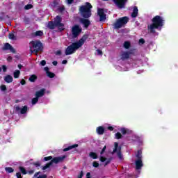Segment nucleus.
I'll use <instances>...</instances> for the list:
<instances>
[{
    "instance_id": "obj_1",
    "label": "nucleus",
    "mask_w": 178,
    "mask_h": 178,
    "mask_svg": "<svg viewBox=\"0 0 178 178\" xmlns=\"http://www.w3.org/2000/svg\"><path fill=\"white\" fill-rule=\"evenodd\" d=\"M165 20L159 15H156L152 19V24L147 26V30L149 33L155 34L156 31L155 30H161L163 27Z\"/></svg>"
},
{
    "instance_id": "obj_2",
    "label": "nucleus",
    "mask_w": 178,
    "mask_h": 178,
    "mask_svg": "<svg viewBox=\"0 0 178 178\" xmlns=\"http://www.w3.org/2000/svg\"><path fill=\"white\" fill-rule=\"evenodd\" d=\"M86 40H87V36H83L78 42H73L72 44L68 46L65 49V55H73L79 48H81V47L84 45Z\"/></svg>"
},
{
    "instance_id": "obj_3",
    "label": "nucleus",
    "mask_w": 178,
    "mask_h": 178,
    "mask_svg": "<svg viewBox=\"0 0 178 178\" xmlns=\"http://www.w3.org/2000/svg\"><path fill=\"white\" fill-rule=\"evenodd\" d=\"M48 27L51 30H54L55 27H58L60 31H63V30H65V25L62 23V17H60L59 15H57L55 17L54 22H49Z\"/></svg>"
},
{
    "instance_id": "obj_4",
    "label": "nucleus",
    "mask_w": 178,
    "mask_h": 178,
    "mask_svg": "<svg viewBox=\"0 0 178 178\" xmlns=\"http://www.w3.org/2000/svg\"><path fill=\"white\" fill-rule=\"evenodd\" d=\"M91 9H92V6L88 2L86 3L85 6H82L80 7V13L82 17L85 19H88V17H91Z\"/></svg>"
},
{
    "instance_id": "obj_5",
    "label": "nucleus",
    "mask_w": 178,
    "mask_h": 178,
    "mask_svg": "<svg viewBox=\"0 0 178 178\" xmlns=\"http://www.w3.org/2000/svg\"><path fill=\"white\" fill-rule=\"evenodd\" d=\"M29 45L31 52L35 55H38V52L42 49V43L40 40H33L30 42Z\"/></svg>"
},
{
    "instance_id": "obj_6",
    "label": "nucleus",
    "mask_w": 178,
    "mask_h": 178,
    "mask_svg": "<svg viewBox=\"0 0 178 178\" xmlns=\"http://www.w3.org/2000/svg\"><path fill=\"white\" fill-rule=\"evenodd\" d=\"M129 22V17H124L120 19H118L115 23L113 24L114 29H122V27H124L126 24Z\"/></svg>"
},
{
    "instance_id": "obj_7",
    "label": "nucleus",
    "mask_w": 178,
    "mask_h": 178,
    "mask_svg": "<svg viewBox=\"0 0 178 178\" xmlns=\"http://www.w3.org/2000/svg\"><path fill=\"white\" fill-rule=\"evenodd\" d=\"M65 158H66V156H58L53 159L50 163L46 164V165H44L42 168V170H45L46 169H48V168H49V166H51L52 163H59V162H62V161H63Z\"/></svg>"
},
{
    "instance_id": "obj_8",
    "label": "nucleus",
    "mask_w": 178,
    "mask_h": 178,
    "mask_svg": "<svg viewBox=\"0 0 178 178\" xmlns=\"http://www.w3.org/2000/svg\"><path fill=\"white\" fill-rule=\"evenodd\" d=\"M144 166V163H143V160L136 159L135 160V173L140 175L141 173V170Z\"/></svg>"
},
{
    "instance_id": "obj_9",
    "label": "nucleus",
    "mask_w": 178,
    "mask_h": 178,
    "mask_svg": "<svg viewBox=\"0 0 178 178\" xmlns=\"http://www.w3.org/2000/svg\"><path fill=\"white\" fill-rule=\"evenodd\" d=\"M80 33H81V28L79 25H74L72 28V35L73 38H76L80 35Z\"/></svg>"
},
{
    "instance_id": "obj_10",
    "label": "nucleus",
    "mask_w": 178,
    "mask_h": 178,
    "mask_svg": "<svg viewBox=\"0 0 178 178\" xmlns=\"http://www.w3.org/2000/svg\"><path fill=\"white\" fill-rule=\"evenodd\" d=\"M122 149V147H119V144L118 143H114V149L113 151V154L117 153V155L121 161L123 160V155L120 152V150Z\"/></svg>"
},
{
    "instance_id": "obj_11",
    "label": "nucleus",
    "mask_w": 178,
    "mask_h": 178,
    "mask_svg": "<svg viewBox=\"0 0 178 178\" xmlns=\"http://www.w3.org/2000/svg\"><path fill=\"white\" fill-rule=\"evenodd\" d=\"M15 109L16 112H17L18 113H21L22 115H24V113H26V112H27V110L29 109V107H27V106H22V107H20L19 106H15Z\"/></svg>"
},
{
    "instance_id": "obj_12",
    "label": "nucleus",
    "mask_w": 178,
    "mask_h": 178,
    "mask_svg": "<svg viewBox=\"0 0 178 178\" xmlns=\"http://www.w3.org/2000/svg\"><path fill=\"white\" fill-rule=\"evenodd\" d=\"M97 15L100 17V22H105V20H106V15L104 13V9L99 8L97 10Z\"/></svg>"
},
{
    "instance_id": "obj_13",
    "label": "nucleus",
    "mask_w": 178,
    "mask_h": 178,
    "mask_svg": "<svg viewBox=\"0 0 178 178\" xmlns=\"http://www.w3.org/2000/svg\"><path fill=\"white\" fill-rule=\"evenodd\" d=\"M115 5L120 8L123 9L124 8V5L127 2V0H114Z\"/></svg>"
},
{
    "instance_id": "obj_14",
    "label": "nucleus",
    "mask_w": 178,
    "mask_h": 178,
    "mask_svg": "<svg viewBox=\"0 0 178 178\" xmlns=\"http://www.w3.org/2000/svg\"><path fill=\"white\" fill-rule=\"evenodd\" d=\"M131 51H122L121 53V59L122 60H125V59H129L130 56H131Z\"/></svg>"
},
{
    "instance_id": "obj_15",
    "label": "nucleus",
    "mask_w": 178,
    "mask_h": 178,
    "mask_svg": "<svg viewBox=\"0 0 178 178\" xmlns=\"http://www.w3.org/2000/svg\"><path fill=\"white\" fill-rule=\"evenodd\" d=\"M134 141L137 143L138 145H143V138L141 136H134Z\"/></svg>"
},
{
    "instance_id": "obj_16",
    "label": "nucleus",
    "mask_w": 178,
    "mask_h": 178,
    "mask_svg": "<svg viewBox=\"0 0 178 178\" xmlns=\"http://www.w3.org/2000/svg\"><path fill=\"white\" fill-rule=\"evenodd\" d=\"M45 94V89H41L39 91L35 92V97L38 98H41V97H44Z\"/></svg>"
},
{
    "instance_id": "obj_17",
    "label": "nucleus",
    "mask_w": 178,
    "mask_h": 178,
    "mask_svg": "<svg viewBox=\"0 0 178 178\" xmlns=\"http://www.w3.org/2000/svg\"><path fill=\"white\" fill-rule=\"evenodd\" d=\"M44 71L46 72L47 76L50 79H53V77H55V74L49 72V68L48 67H44Z\"/></svg>"
},
{
    "instance_id": "obj_18",
    "label": "nucleus",
    "mask_w": 178,
    "mask_h": 178,
    "mask_svg": "<svg viewBox=\"0 0 178 178\" xmlns=\"http://www.w3.org/2000/svg\"><path fill=\"white\" fill-rule=\"evenodd\" d=\"M3 49L9 50L10 52H15V49L9 43H6Z\"/></svg>"
},
{
    "instance_id": "obj_19",
    "label": "nucleus",
    "mask_w": 178,
    "mask_h": 178,
    "mask_svg": "<svg viewBox=\"0 0 178 178\" xmlns=\"http://www.w3.org/2000/svg\"><path fill=\"white\" fill-rule=\"evenodd\" d=\"M136 159L143 160V149H140L137 151L136 154L135 155Z\"/></svg>"
},
{
    "instance_id": "obj_20",
    "label": "nucleus",
    "mask_w": 178,
    "mask_h": 178,
    "mask_svg": "<svg viewBox=\"0 0 178 178\" xmlns=\"http://www.w3.org/2000/svg\"><path fill=\"white\" fill-rule=\"evenodd\" d=\"M134 65L135 67H140V66H143V60L136 58Z\"/></svg>"
},
{
    "instance_id": "obj_21",
    "label": "nucleus",
    "mask_w": 178,
    "mask_h": 178,
    "mask_svg": "<svg viewBox=\"0 0 178 178\" xmlns=\"http://www.w3.org/2000/svg\"><path fill=\"white\" fill-rule=\"evenodd\" d=\"M81 23H82L86 29L90 26V21L88 19H81Z\"/></svg>"
},
{
    "instance_id": "obj_22",
    "label": "nucleus",
    "mask_w": 178,
    "mask_h": 178,
    "mask_svg": "<svg viewBox=\"0 0 178 178\" xmlns=\"http://www.w3.org/2000/svg\"><path fill=\"white\" fill-rule=\"evenodd\" d=\"M8 38L10 40H13V41H16L17 40V38L16 37L15 33H10L8 35Z\"/></svg>"
},
{
    "instance_id": "obj_23",
    "label": "nucleus",
    "mask_w": 178,
    "mask_h": 178,
    "mask_svg": "<svg viewBox=\"0 0 178 178\" xmlns=\"http://www.w3.org/2000/svg\"><path fill=\"white\" fill-rule=\"evenodd\" d=\"M77 147H79V145L75 144L71 146H69L67 148L63 149L64 152H66V151H70V149H73V148H77Z\"/></svg>"
},
{
    "instance_id": "obj_24",
    "label": "nucleus",
    "mask_w": 178,
    "mask_h": 178,
    "mask_svg": "<svg viewBox=\"0 0 178 178\" xmlns=\"http://www.w3.org/2000/svg\"><path fill=\"white\" fill-rule=\"evenodd\" d=\"M89 156H90V158H92V159H98V155L97 154V153H95L94 152H90Z\"/></svg>"
},
{
    "instance_id": "obj_25",
    "label": "nucleus",
    "mask_w": 178,
    "mask_h": 178,
    "mask_svg": "<svg viewBox=\"0 0 178 178\" xmlns=\"http://www.w3.org/2000/svg\"><path fill=\"white\" fill-rule=\"evenodd\" d=\"M104 131H105V129H104V127H99L97 128V133L100 134V135H102L104 134Z\"/></svg>"
},
{
    "instance_id": "obj_26",
    "label": "nucleus",
    "mask_w": 178,
    "mask_h": 178,
    "mask_svg": "<svg viewBox=\"0 0 178 178\" xmlns=\"http://www.w3.org/2000/svg\"><path fill=\"white\" fill-rule=\"evenodd\" d=\"M5 81L6 83H12V81H13V77L10 75H8L5 77Z\"/></svg>"
},
{
    "instance_id": "obj_27",
    "label": "nucleus",
    "mask_w": 178,
    "mask_h": 178,
    "mask_svg": "<svg viewBox=\"0 0 178 178\" xmlns=\"http://www.w3.org/2000/svg\"><path fill=\"white\" fill-rule=\"evenodd\" d=\"M35 80H37V76H35V74H33L29 77V81H31V83H34Z\"/></svg>"
},
{
    "instance_id": "obj_28",
    "label": "nucleus",
    "mask_w": 178,
    "mask_h": 178,
    "mask_svg": "<svg viewBox=\"0 0 178 178\" xmlns=\"http://www.w3.org/2000/svg\"><path fill=\"white\" fill-rule=\"evenodd\" d=\"M131 46L130 42H124L123 44V47L125 48V49H129V47Z\"/></svg>"
},
{
    "instance_id": "obj_29",
    "label": "nucleus",
    "mask_w": 178,
    "mask_h": 178,
    "mask_svg": "<svg viewBox=\"0 0 178 178\" xmlns=\"http://www.w3.org/2000/svg\"><path fill=\"white\" fill-rule=\"evenodd\" d=\"M5 170H6V172H7L8 173H13V172H14L13 168H10V167H6V168H5Z\"/></svg>"
},
{
    "instance_id": "obj_30",
    "label": "nucleus",
    "mask_w": 178,
    "mask_h": 178,
    "mask_svg": "<svg viewBox=\"0 0 178 178\" xmlns=\"http://www.w3.org/2000/svg\"><path fill=\"white\" fill-rule=\"evenodd\" d=\"M34 34L36 37H41L44 34V33L41 31H38Z\"/></svg>"
},
{
    "instance_id": "obj_31",
    "label": "nucleus",
    "mask_w": 178,
    "mask_h": 178,
    "mask_svg": "<svg viewBox=\"0 0 178 178\" xmlns=\"http://www.w3.org/2000/svg\"><path fill=\"white\" fill-rule=\"evenodd\" d=\"M19 76H20V72L19 70H16L14 72V78L15 79H19Z\"/></svg>"
},
{
    "instance_id": "obj_32",
    "label": "nucleus",
    "mask_w": 178,
    "mask_h": 178,
    "mask_svg": "<svg viewBox=\"0 0 178 178\" xmlns=\"http://www.w3.org/2000/svg\"><path fill=\"white\" fill-rule=\"evenodd\" d=\"M138 44V45H144L145 44V40L144 38L139 39Z\"/></svg>"
},
{
    "instance_id": "obj_33",
    "label": "nucleus",
    "mask_w": 178,
    "mask_h": 178,
    "mask_svg": "<svg viewBox=\"0 0 178 178\" xmlns=\"http://www.w3.org/2000/svg\"><path fill=\"white\" fill-rule=\"evenodd\" d=\"M120 131L122 133V134H127L129 133V130L128 129H126L125 128H122L120 129Z\"/></svg>"
},
{
    "instance_id": "obj_34",
    "label": "nucleus",
    "mask_w": 178,
    "mask_h": 178,
    "mask_svg": "<svg viewBox=\"0 0 178 178\" xmlns=\"http://www.w3.org/2000/svg\"><path fill=\"white\" fill-rule=\"evenodd\" d=\"M138 16V8L137 6H134V17Z\"/></svg>"
},
{
    "instance_id": "obj_35",
    "label": "nucleus",
    "mask_w": 178,
    "mask_h": 178,
    "mask_svg": "<svg viewBox=\"0 0 178 178\" xmlns=\"http://www.w3.org/2000/svg\"><path fill=\"white\" fill-rule=\"evenodd\" d=\"M19 170L20 172H22V175H26L27 172L26 171V169H24V168L23 167H19Z\"/></svg>"
},
{
    "instance_id": "obj_36",
    "label": "nucleus",
    "mask_w": 178,
    "mask_h": 178,
    "mask_svg": "<svg viewBox=\"0 0 178 178\" xmlns=\"http://www.w3.org/2000/svg\"><path fill=\"white\" fill-rule=\"evenodd\" d=\"M38 102V97H35L32 99V105H35Z\"/></svg>"
},
{
    "instance_id": "obj_37",
    "label": "nucleus",
    "mask_w": 178,
    "mask_h": 178,
    "mask_svg": "<svg viewBox=\"0 0 178 178\" xmlns=\"http://www.w3.org/2000/svg\"><path fill=\"white\" fill-rule=\"evenodd\" d=\"M122 134H120V132L115 134V138H117V140L122 138Z\"/></svg>"
},
{
    "instance_id": "obj_38",
    "label": "nucleus",
    "mask_w": 178,
    "mask_h": 178,
    "mask_svg": "<svg viewBox=\"0 0 178 178\" xmlns=\"http://www.w3.org/2000/svg\"><path fill=\"white\" fill-rule=\"evenodd\" d=\"M31 8H33V5L27 4L26 6H25L24 9H26V10H29V9H31Z\"/></svg>"
},
{
    "instance_id": "obj_39",
    "label": "nucleus",
    "mask_w": 178,
    "mask_h": 178,
    "mask_svg": "<svg viewBox=\"0 0 178 178\" xmlns=\"http://www.w3.org/2000/svg\"><path fill=\"white\" fill-rule=\"evenodd\" d=\"M92 165L94 168H98V166H99V163H98L97 161H94Z\"/></svg>"
},
{
    "instance_id": "obj_40",
    "label": "nucleus",
    "mask_w": 178,
    "mask_h": 178,
    "mask_svg": "<svg viewBox=\"0 0 178 178\" xmlns=\"http://www.w3.org/2000/svg\"><path fill=\"white\" fill-rule=\"evenodd\" d=\"M1 91H6V86L5 85H3L0 87Z\"/></svg>"
},
{
    "instance_id": "obj_41",
    "label": "nucleus",
    "mask_w": 178,
    "mask_h": 178,
    "mask_svg": "<svg viewBox=\"0 0 178 178\" xmlns=\"http://www.w3.org/2000/svg\"><path fill=\"white\" fill-rule=\"evenodd\" d=\"M51 159H52V156H51L44 158V161H51Z\"/></svg>"
},
{
    "instance_id": "obj_42",
    "label": "nucleus",
    "mask_w": 178,
    "mask_h": 178,
    "mask_svg": "<svg viewBox=\"0 0 178 178\" xmlns=\"http://www.w3.org/2000/svg\"><path fill=\"white\" fill-rule=\"evenodd\" d=\"M40 65L42 66H45V65H47V61H45L44 60H42L41 62H40Z\"/></svg>"
},
{
    "instance_id": "obj_43",
    "label": "nucleus",
    "mask_w": 178,
    "mask_h": 178,
    "mask_svg": "<svg viewBox=\"0 0 178 178\" xmlns=\"http://www.w3.org/2000/svg\"><path fill=\"white\" fill-rule=\"evenodd\" d=\"M55 54H56V55L60 56V55H62V51L58 50V51H56Z\"/></svg>"
},
{
    "instance_id": "obj_44",
    "label": "nucleus",
    "mask_w": 178,
    "mask_h": 178,
    "mask_svg": "<svg viewBox=\"0 0 178 178\" xmlns=\"http://www.w3.org/2000/svg\"><path fill=\"white\" fill-rule=\"evenodd\" d=\"M100 161H101V162H105V161H106V158H105L104 156H101L100 157Z\"/></svg>"
},
{
    "instance_id": "obj_45",
    "label": "nucleus",
    "mask_w": 178,
    "mask_h": 178,
    "mask_svg": "<svg viewBox=\"0 0 178 178\" xmlns=\"http://www.w3.org/2000/svg\"><path fill=\"white\" fill-rule=\"evenodd\" d=\"M17 178H22L23 177H22V174L20 172H17L16 174Z\"/></svg>"
},
{
    "instance_id": "obj_46",
    "label": "nucleus",
    "mask_w": 178,
    "mask_h": 178,
    "mask_svg": "<svg viewBox=\"0 0 178 178\" xmlns=\"http://www.w3.org/2000/svg\"><path fill=\"white\" fill-rule=\"evenodd\" d=\"M106 146H104V147H103V149H102L101 155H102L103 153L105 152V150H106Z\"/></svg>"
},
{
    "instance_id": "obj_47",
    "label": "nucleus",
    "mask_w": 178,
    "mask_h": 178,
    "mask_svg": "<svg viewBox=\"0 0 178 178\" xmlns=\"http://www.w3.org/2000/svg\"><path fill=\"white\" fill-rule=\"evenodd\" d=\"M106 146H104V147H103V149H102L101 155H102L103 153L105 152V150H106Z\"/></svg>"
},
{
    "instance_id": "obj_48",
    "label": "nucleus",
    "mask_w": 178,
    "mask_h": 178,
    "mask_svg": "<svg viewBox=\"0 0 178 178\" xmlns=\"http://www.w3.org/2000/svg\"><path fill=\"white\" fill-rule=\"evenodd\" d=\"M59 12H63L65 10V7L62 6L58 8Z\"/></svg>"
},
{
    "instance_id": "obj_49",
    "label": "nucleus",
    "mask_w": 178,
    "mask_h": 178,
    "mask_svg": "<svg viewBox=\"0 0 178 178\" xmlns=\"http://www.w3.org/2000/svg\"><path fill=\"white\" fill-rule=\"evenodd\" d=\"M37 178H47V175H39Z\"/></svg>"
},
{
    "instance_id": "obj_50",
    "label": "nucleus",
    "mask_w": 178,
    "mask_h": 178,
    "mask_svg": "<svg viewBox=\"0 0 178 178\" xmlns=\"http://www.w3.org/2000/svg\"><path fill=\"white\" fill-rule=\"evenodd\" d=\"M2 69H3V72H6V70H7L8 68L6 67V65H3V66H2Z\"/></svg>"
},
{
    "instance_id": "obj_51",
    "label": "nucleus",
    "mask_w": 178,
    "mask_h": 178,
    "mask_svg": "<svg viewBox=\"0 0 178 178\" xmlns=\"http://www.w3.org/2000/svg\"><path fill=\"white\" fill-rule=\"evenodd\" d=\"M20 83L22 86H24V84H26V81L24 79H22Z\"/></svg>"
},
{
    "instance_id": "obj_52",
    "label": "nucleus",
    "mask_w": 178,
    "mask_h": 178,
    "mask_svg": "<svg viewBox=\"0 0 178 178\" xmlns=\"http://www.w3.org/2000/svg\"><path fill=\"white\" fill-rule=\"evenodd\" d=\"M83 176V171L80 172V175H78V178H82Z\"/></svg>"
},
{
    "instance_id": "obj_53",
    "label": "nucleus",
    "mask_w": 178,
    "mask_h": 178,
    "mask_svg": "<svg viewBox=\"0 0 178 178\" xmlns=\"http://www.w3.org/2000/svg\"><path fill=\"white\" fill-rule=\"evenodd\" d=\"M97 55H102V51L97 49Z\"/></svg>"
},
{
    "instance_id": "obj_54",
    "label": "nucleus",
    "mask_w": 178,
    "mask_h": 178,
    "mask_svg": "<svg viewBox=\"0 0 178 178\" xmlns=\"http://www.w3.org/2000/svg\"><path fill=\"white\" fill-rule=\"evenodd\" d=\"M34 165H35V166H36V168H38V166H40V165H41V164L40 163V162H37V163H35Z\"/></svg>"
},
{
    "instance_id": "obj_55",
    "label": "nucleus",
    "mask_w": 178,
    "mask_h": 178,
    "mask_svg": "<svg viewBox=\"0 0 178 178\" xmlns=\"http://www.w3.org/2000/svg\"><path fill=\"white\" fill-rule=\"evenodd\" d=\"M52 63L54 66H56L58 65V61H53Z\"/></svg>"
},
{
    "instance_id": "obj_56",
    "label": "nucleus",
    "mask_w": 178,
    "mask_h": 178,
    "mask_svg": "<svg viewBox=\"0 0 178 178\" xmlns=\"http://www.w3.org/2000/svg\"><path fill=\"white\" fill-rule=\"evenodd\" d=\"M62 63H63V65H66V63H67V60H63L62 61Z\"/></svg>"
},
{
    "instance_id": "obj_57",
    "label": "nucleus",
    "mask_w": 178,
    "mask_h": 178,
    "mask_svg": "<svg viewBox=\"0 0 178 178\" xmlns=\"http://www.w3.org/2000/svg\"><path fill=\"white\" fill-rule=\"evenodd\" d=\"M108 130H110L111 131H113V127H108Z\"/></svg>"
},
{
    "instance_id": "obj_58",
    "label": "nucleus",
    "mask_w": 178,
    "mask_h": 178,
    "mask_svg": "<svg viewBox=\"0 0 178 178\" xmlns=\"http://www.w3.org/2000/svg\"><path fill=\"white\" fill-rule=\"evenodd\" d=\"M67 3L70 4V3H73V0H67Z\"/></svg>"
},
{
    "instance_id": "obj_59",
    "label": "nucleus",
    "mask_w": 178,
    "mask_h": 178,
    "mask_svg": "<svg viewBox=\"0 0 178 178\" xmlns=\"http://www.w3.org/2000/svg\"><path fill=\"white\" fill-rule=\"evenodd\" d=\"M87 178H90V176H91V174L90 172H88L86 174Z\"/></svg>"
},
{
    "instance_id": "obj_60",
    "label": "nucleus",
    "mask_w": 178,
    "mask_h": 178,
    "mask_svg": "<svg viewBox=\"0 0 178 178\" xmlns=\"http://www.w3.org/2000/svg\"><path fill=\"white\" fill-rule=\"evenodd\" d=\"M38 175H40V172H37L34 175V177H38Z\"/></svg>"
},
{
    "instance_id": "obj_61",
    "label": "nucleus",
    "mask_w": 178,
    "mask_h": 178,
    "mask_svg": "<svg viewBox=\"0 0 178 178\" xmlns=\"http://www.w3.org/2000/svg\"><path fill=\"white\" fill-rule=\"evenodd\" d=\"M29 173V175H33V173H34V170H30Z\"/></svg>"
},
{
    "instance_id": "obj_62",
    "label": "nucleus",
    "mask_w": 178,
    "mask_h": 178,
    "mask_svg": "<svg viewBox=\"0 0 178 178\" xmlns=\"http://www.w3.org/2000/svg\"><path fill=\"white\" fill-rule=\"evenodd\" d=\"M109 162H111L110 160L107 161L106 162V163H105V166H106V165H108V163H109Z\"/></svg>"
},
{
    "instance_id": "obj_63",
    "label": "nucleus",
    "mask_w": 178,
    "mask_h": 178,
    "mask_svg": "<svg viewBox=\"0 0 178 178\" xmlns=\"http://www.w3.org/2000/svg\"><path fill=\"white\" fill-rule=\"evenodd\" d=\"M18 67H19V69H22V65H20V64H19V65H18Z\"/></svg>"
},
{
    "instance_id": "obj_64",
    "label": "nucleus",
    "mask_w": 178,
    "mask_h": 178,
    "mask_svg": "<svg viewBox=\"0 0 178 178\" xmlns=\"http://www.w3.org/2000/svg\"><path fill=\"white\" fill-rule=\"evenodd\" d=\"M8 60H12V57H8Z\"/></svg>"
}]
</instances>
